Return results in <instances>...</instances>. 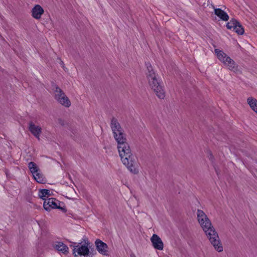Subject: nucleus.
<instances>
[{
	"instance_id": "nucleus-7",
	"label": "nucleus",
	"mask_w": 257,
	"mask_h": 257,
	"mask_svg": "<svg viewBox=\"0 0 257 257\" xmlns=\"http://www.w3.org/2000/svg\"><path fill=\"white\" fill-rule=\"evenodd\" d=\"M95 244L96 249L99 253L103 255H108V247L106 243L100 239H96Z\"/></svg>"
},
{
	"instance_id": "nucleus-14",
	"label": "nucleus",
	"mask_w": 257,
	"mask_h": 257,
	"mask_svg": "<svg viewBox=\"0 0 257 257\" xmlns=\"http://www.w3.org/2000/svg\"><path fill=\"white\" fill-rule=\"evenodd\" d=\"M113 136L115 140L117 142V146H119V145L121 144L127 143L125 135L123 131L114 134Z\"/></svg>"
},
{
	"instance_id": "nucleus-22",
	"label": "nucleus",
	"mask_w": 257,
	"mask_h": 257,
	"mask_svg": "<svg viewBox=\"0 0 257 257\" xmlns=\"http://www.w3.org/2000/svg\"><path fill=\"white\" fill-rule=\"evenodd\" d=\"M238 23V22L235 20H231L227 23L226 27L227 29L233 30Z\"/></svg>"
},
{
	"instance_id": "nucleus-19",
	"label": "nucleus",
	"mask_w": 257,
	"mask_h": 257,
	"mask_svg": "<svg viewBox=\"0 0 257 257\" xmlns=\"http://www.w3.org/2000/svg\"><path fill=\"white\" fill-rule=\"evenodd\" d=\"M50 192L48 189H41L39 191L38 195L40 198L45 201L50 196Z\"/></svg>"
},
{
	"instance_id": "nucleus-3",
	"label": "nucleus",
	"mask_w": 257,
	"mask_h": 257,
	"mask_svg": "<svg viewBox=\"0 0 257 257\" xmlns=\"http://www.w3.org/2000/svg\"><path fill=\"white\" fill-rule=\"evenodd\" d=\"M122 164L132 173H138V165L137 157L132 153L120 157Z\"/></svg>"
},
{
	"instance_id": "nucleus-1",
	"label": "nucleus",
	"mask_w": 257,
	"mask_h": 257,
	"mask_svg": "<svg viewBox=\"0 0 257 257\" xmlns=\"http://www.w3.org/2000/svg\"><path fill=\"white\" fill-rule=\"evenodd\" d=\"M196 215L197 220L199 225L211 244L217 251H222L223 246L220 242L218 235L207 215L203 210L197 209Z\"/></svg>"
},
{
	"instance_id": "nucleus-4",
	"label": "nucleus",
	"mask_w": 257,
	"mask_h": 257,
	"mask_svg": "<svg viewBox=\"0 0 257 257\" xmlns=\"http://www.w3.org/2000/svg\"><path fill=\"white\" fill-rule=\"evenodd\" d=\"M88 239L84 240V242L78 243L73 246V253L76 257H91Z\"/></svg>"
},
{
	"instance_id": "nucleus-10",
	"label": "nucleus",
	"mask_w": 257,
	"mask_h": 257,
	"mask_svg": "<svg viewBox=\"0 0 257 257\" xmlns=\"http://www.w3.org/2000/svg\"><path fill=\"white\" fill-rule=\"evenodd\" d=\"M44 13L43 8L39 5H35L31 10L32 17L37 20L40 19Z\"/></svg>"
},
{
	"instance_id": "nucleus-6",
	"label": "nucleus",
	"mask_w": 257,
	"mask_h": 257,
	"mask_svg": "<svg viewBox=\"0 0 257 257\" xmlns=\"http://www.w3.org/2000/svg\"><path fill=\"white\" fill-rule=\"evenodd\" d=\"M59 201L55 198H50L45 200L44 202L43 206L47 211H50L51 209H64L59 206Z\"/></svg>"
},
{
	"instance_id": "nucleus-20",
	"label": "nucleus",
	"mask_w": 257,
	"mask_h": 257,
	"mask_svg": "<svg viewBox=\"0 0 257 257\" xmlns=\"http://www.w3.org/2000/svg\"><path fill=\"white\" fill-rule=\"evenodd\" d=\"M247 103L251 109L257 113V100L252 97H249L247 99Z\"/></svg>"
},
{
	"instance_id": "nucleus-8",
	"label": "nucleus",
	"mask_w": 257,
	"mask_h": 257,
	"mask_svg": "<svg viewBox=\"0 0 257 257\" xmlns=\"http://www.w3.org/2000/svg\"><path fill=\"white\" fill-rule=\"evenodd\" d=\"M153 247L157 249L162 250L164 248V244L161 238L157 234H154L151 238Z\"/></svg>"
},
{
	"instance_id": "nucleus-18",
	"label": "nucleus",
	"mask_w": 257,
	"mask_h": 257,
	"mask_svg": "<svg viewBox=\"0 0 257 257\" xmlns=\"http://www.w3.org/2000/svg\"><path fill=\"white\" fill-rule=\"evenodd\" d=\"M28 168L33 175L35 173L39 172V171H40V169L39 168L37 164L33 162H30L29 163Z\"/></svg>"
},
{
	"instance_id": "nucleus-12",
	"label": "nucleus",
	"mask_w": 257,
	"mask_h": 257,
	"mask_svg": "<svg viewBox=\"0 0 257 257\" xmlns=\"http://www.w3.org/2000/svg\"><path fill=\"white\" fill-rule=\"evenodd\" d=\"M117 150L120 157L132 153L130 145L127 143L121 144L117 146Z\"/></svg>"
},
{
	"instance_id": "nucleus-17",
	"label": "nucleus",
	"mask_w": 257,
	"mask_h": 257,
	"mask_svg": "<svg viewBox=\"0 0 257 257\" xmlns=\"http://www.w3.org/2000/svg\"><path fill=\"white\" fill-rule=\"evenodd\" d=\"M34 179L39 183H45L46 182V179L41 170L39 172L35 173L33 175Z\"/></svg>"
},
{
	"instance_id": "nucleus-9",
	"label": "nucleus",
	"mask_w": 257,
	"mask_h": 257,
	"mask_svg": "<svg viewBox=\"0 0 257 257\" xmlns=\"http://www.w3.org/2000/svg\"><path fill=\"white\" fill-rule=\"evenodd\" d=\"M53 247L61 253L67 254L69 253L68 247L62 242H55L53 244Z\"/></svg>"
},
{
	"instance_id": "nucleus-13",
	"label": "nucleus",
	"mask_w": 257,
	"mask_h": 257,
	"mask_svg": "<svg viewBox=\"0 0 257 257\" xmlns=\"http://www.w3.org/2000/svg\"><path fill=\"white\" fill-rule=\"evenodd\" d=\"M215 53L217 58L220 61H223L224 58H225V61L229 62L230 64L232 63V59L228 56L225 53L222 51L218 49H215L214 50Z\"/></svg>"
},
{
	"instance_id": "nucleus-2",
	"label": "nucleus",
	"mask_w": 257,
	"mask_h": 257,
	"mask_svg": "<svg viewBox=\"0 0 257 257\" xmlns=\"http://www.w3.org/2000/svg\"><path fill=\"white\" fill-rule=\"evenodd\" d=\"M146 66L147 68V76L150 87L153 89L158 98L164 99L165 96L164 90L160 84L152 65L150 63H147Z\"/></svg>"
},
{
	"instance_id": "nucleus-11",
	"label": "nucleus",
	"mask_w": 257,
	"mask_h": 257,
	"mask_svg": "<svg viewBox=\"0 0 257 257\" xmlns=\"http://www.w3.org/2000/svg\"><path fill=\"white\" fill-rule=\"evenodd\" d=\"M29 129L36 138L40 139L42 133V128L40 126L35 124L33 122H30L29 124Z\"/></svg>"
},
{
	"instance_id": "nucleus-21",
	"label": "nucleus",
	"mask_w": 257,
	"mask_h": 257,
	"mask_svg": "<svg viewBox=\"0 0 257 257\" xmlns=\"http://www.w3.org/2000/svg\"><path fill=\"white\" fill-rule=\"evenodd\" d=\"M223 64L226 66L231 71H235L236 70L237 67L234 61L232 60V63L231 64H229V62L225 61V58H224L223 61H221Z\"/></svg>"
},
{
	"instance_id": "nucleus-5",
	"label": "nucleus",
	"mask_w": 257,
	"mask_h": 257,
	"mask_svg": "<svg viewBox=\"0 0 257 257\" xmlns=\"http://www.w3.org/2000/svg\"><path fill=\"white\" fill-rule=\"evenodd\" d=\"M52 90L54 93L55 98L62 105L69 107L71 102L62 90L56 85H53Z\"/></svg>"
},
{
	"instance_id": "nucleus-23",
	"label": "nucleus",
	"mask_w": 257,
	"mask_h": 257,
	"mask_svg": "<svg viewBox=\"0 0 257 257\" xmlns=\"http://www.w3.org/2000/svg\"><path fill=\"white\" fill-rule=\"evenodd\" d=\"M233 31H235L236 33L239 35H242L244 33V29L242 26L238 22L236 25Z\"/></svg>"
},
{
	"instance_id": "nucleus-24",
	"label": "nucleus",
	"mask_w": 257,
	"mask_h": 257,
	"mask_svg": "<svg viewBox=\"0 0 257 257\" xmlns=\"http://www.w3.org/2000/svg\"><path fill=\"white\" fill-rule=\"evenodd\" d=\"M131 257H135V256H131Z\"/></svg>"
},
{
	"instance_id": "nucleus-15",
	"label": "nucleus",
	"mask_w": 257,
	"mask_h": 257,
	"mask_svg": "<svg viewBox=\"0 0 257 257\" xmlns=\"http://www.w3.org/2000/svg\"><path fill=\"white\" fill-rule=\"evenodd\" d=\"M111 128L113 134L123 131L117 120L114 118L111 119Z\"/></svg>"
},
{
	"instance_id": "nucleus-16",
	"label": "nucleus",
	"mask_w": 257,
	"mask_h": 257,
	"mask_svg": "<svg viewBox=\"0 0 257 257\" xmlns=\"http://www.w3.org/2000/svg\"><path fill=\"white\" fill-rule=\"evenodd\" d=\"M214 13L218 18L224 21H227L229 19L227 14L220 9L214 8Z\"/></svg>"
}]
</instances>
